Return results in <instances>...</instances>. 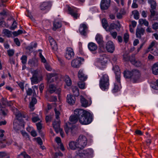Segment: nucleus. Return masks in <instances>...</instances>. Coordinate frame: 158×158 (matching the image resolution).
<instances>
[{
	"label": "nucleus",
	"instance_id": "nucleus-1",
	"mask_svg": "<svg viewBox=\"0 0 158 158\" xmlns=\"http://www.w3.org/2000/svg\"><path fill=\"white\" fill-rule=\"evenodd\" d=\"M148 3L150 5L149 9L150 15L148 16V19L158 21V11H156V3L154 0H148Z\"/></svg>",
	"mask_w": 158,
	"mask_h": 158
},
{
	"label": "nucleus",
	"instance_id": "nucleus-2",
	"mask_svg": "<svg viewBox=\"0 0 158 158\" xmlns=\"http://www.w3.org/2000/svg\"><path fill=\"white\" fill-rule=\"evenodd\" d=\"M123 74L126 78H130L131 81L133 83L138 82L140 76L139 71L136 69H134L131 71H125Z\"/></svg>",
	"mask_w": 158,
	"mask_h": 158
},
{
	"label": "nucleus",
	"instance_id": "nucleus-3",
	"mask_svg": "<svg viewBox=\"0 0 158 158\" xmlns=\"http://www.w3.org/2000/svg\"><path fill=\"white\" fill-rule=\"evenodd\" d=\"M93 117L92 115L89 112L85 111L79 118L80 123L83 125H87L90 124L92 121Z\"/></svg>",
	"mask_w": 158,
	"mask_h": 158
},
{
	"label": "nucleus",
	"instance_id": "nucleus-4",
	"mask_svg": "<svg viewBox=\"0 0 158 158\" xmlns=\"http://www.w3.org/2000/svg\"><path fill=\"white\" fill-rule=\"evenodd\" d=\"M109 85V77L107 74H104L99 81V86L103 90H107Z\"/></svg>",
	"mask_w": 158,
	"mask_h": 158
},
{
	"label": "nucleus",
	"instance_id": "nucleus-5",
	"mask_svg": "<svg viewBox=\"0 0 158 158\" xmlns=\"http://www.w3.org/2000/svg\"><path fill=\"white\" fill-rule=\"evenodd\" d=\"M102 49L101 47H100L99 50L98 55L100 57L97 59V61L98 63L103 66L105 65L106 64L108 59L105 54H101V53L103 52Z\"/></svg>",
	"mask_w": 158,
	"mask_h": 158
},
{
	"label": "nucleus",
	"instance_id": "nucleus-6",
	"mask_svg": "<svg viewBox=\"0 0 158 158\" xmlns=\"http://www.w3.org/2000/svg\"><path fill=\"white\" fill-rule=\"evenodd\" d=\"M93 151L91 148L82 150H80L78 152L80 156L83 158L92 157L93 156Z\"/></svg>",
	"mask_w": 158,
	"mask_h": 158
},
{
	"label": "nucleus",
	"instance_id": "nucleus-7",
	"mask_svg": "<svg viewBox=\"0 0 158 158\" xmlns=\"http://www.w3.org/2000/svg\"><path fill=\"white\" fill-rule=\"evenodd\" d=\"M76 141L78 145V148L80 149L83 148L87 144V139L85 136L83 135L79 136Z\"/></svg>",
	"mask_w": 158,
	"mask_h": 158
},
{
	"label": "nucleus",
	"instance_id": "nucleus-8",
	"mask_svg": "<svg viewBox=\"0 0 158 158\" xmlns=\"http://www.w3.org/2000/svg\"><path fill=\"white\" fill-rule=\"evenodd\" d=\"M24 126L23 122L19 120H15L13 122V128L18 133H19L21 129L24 128Z\"/></svg>",
	"mask_w": 158,
	"mask_h": 158
},
{
	"label": "nucleus",
	"instance_id": "nucleus-9",
	"mask_svg": "<svg viewBox=\"0 0 158 158\" xmlns=\"http://www.w3.org/2000/svg\"><path fill=\"white\" fill-rule=\"evenodd\" d=\"M79 31L81 35L86 36L88 32V27L87 25L85 23L80 24Z\"/></svg>",
	"mask_w": 158,
	"mask_h": 158
},
{
	"label": "nucleus",
	"instance_id": "nucleus-10",
	"mask_svg": "<svg viewBox=\"0 0 158 158\" xmlns=\"http://www.w3.org/2000/svg\"><path fill=\"white\" fill-rule=\"evenodd\" d=\"M84 59L83 58L78 57L73 60L71 62L72 67L74 68H79L81 64V61H83Z\"/></svg>",
	"mask_w": 158,
	"mask_h": 158
},
{
	"label": "nucleus",
	"instance_id": "nucleus-11",
	"mask_svg": "<svg viewBox=\"0 0 158 158\" xmlns=\"http://www.w3.org/2000/svg\"><path fill=\"white\" fill-rule=\"evenodd\" d=\"M66 7L68 9L69 13L74 18L77 19L78 18L77 12L78 9L74 7H71L69 5H67Z\"/></svg>",
	"mask_w": 158,
	"mask_h": 158
},
{
	"label": "nucleus",
	"instance_id": "nucleus-12",
	"mask_svg": "<svg viewBox=\"0 0 158 158\" xmlns=\"http://www.w3.org/2000/svg\"><path fill=\"white\" fill-rule=\"evenodd\" d=\"M66 7L68 9L69 13L74 18L77 19L78 18L77 12L78 9L74 7H71L69 5H67Z\"/></svg>",
	"mask_w": 158,
	"mask_h": 158
},
{
	"label": "nucleus",
	"instance_id": "nucleus-13",
	"mask_svg": "<svg viewBox=\"0 0 158 158\" xmlns=\"http://www.w3.org/2000/svg\"><path fill=\"white\" fill-rule=\"evenodd\" d=\"M14 113L15 115L16 119L15 120H19L20 121V118H26L27 117V114L26 113H21L19 112L18 110L15 108L14 107L13 109Z\"/></svg>",
	"mask_w": 158,
	"mask_h": 158
},
{
	"label": "nucleus",
	"instance_id": "nucleus-14",
	"mask_svg": "<svg viewBox=\"0 0 158 158\" xmlns=\"http://www.w3.org/2000/svg\"><path fill=\"white\" fill-rule=\"evenodd\" d=\"M106 48L108 52L112 53L115 50V47L113 42L111 41H109L106 44Z\"/></svg>",
	"mask_w": 158,
	"mask_h": 158
},
{
	"label": "nucleus",
	"instance_id": "nucleus-15",
	"mask_svg": "<svg viewBox=\"0 0 158 158\" xmlns=\"http://www.w3.org/2000/svg\"><path fill=\"white\" fill-rule=\"evenodd\" d=\"M113 69L114 71L115 74V79L117 82L120 84V72L118 66L116 65L113 67Z\"/></svg>",
	"mask_w": 158,
	"mask_h": 158
},
{
	"label": "nucleus",
	"instance_id": "nucleus-16",
	"mask_svg": "<svg viewBox=\"0 0 158 158\" xmlns=\"http://www.w3.org/2000/svg\"><path fill=\"white\" fill-rule=\"evenodd\" d=\"M80 100L81 105L83 107H86L91 104L92 101L89 98L87 100L83 96H81Z\"/></svg>",
	"mask_w": 158,
	"mask_h": 158
},
{
	"label": "nucleus",
	"instance_id": "nucleus-17",
	"mask_svg": "<svg viewBox=\"0 0 158 158\" xmlns=\"http://www.w3.org/2000/svg\"><path fill=\"white\" fill-rule=\"evenodd\" d=\"M110 0H102L100 3V7L102 10H107L110 6Z\"/></svg>",
	"mask_w": 158,
	"mask_h": 158
},
{
	"label": "nucleus",
	"instance_id": "nucleus-18",
	"mask_svg": "<svg viewBox=\"0 0 158 158\" xmlns=\"http://www.w3.org/2000/svg\"><path fill=\"white\" fill-rule=\"evenodd\" d=\"M74 55V53L73 49L71 48H67L65 55V58L70 60L73 57Z\"/></svg>",
	"mask_w": 158,
	"mask_h": 158
},
{
	"label": "nucleus",
	"instance_id": "nucleus-19",
	"mask_svg": "<svg viewBox=\"0 0 158 158\" xmlns=\"http://www.w3.org/2000/svg\"><path fill=\"white\" fill-rule=\"evenodd\" d=\"M120 25L119 23L118 24H116L114 23H111L110 25L108 26L106 31H107L110 32L112 31L114 29L118 30L120 29Z\"/></svg>",
	"mask_w": 158,
	"mask_h": 158
},
{
	"label": "nucleus",
	"instance_id": "nucleus-20",
	"mask_svg": "<svg viewBox=\"0 0 158 158\" xmlns=\"http://www.w3.org/2000/svg\"><path fill=\"white\" fill-rule=\"evenodd\" d=\"M52 5V3L50 2H45L41 4L40 9L42 10H48L51 7Z\"/></svg>",
	"mask_w": 158,
	"mask_h": 158
},
{
	"label": "nucleus",
	"instance_id": "nucleus-21",
	"mask_svg": "<svg viewBox=\"0 0 158 158\" xmlns=\"http://www.w3.org/2000/svg\"><path fill=\"white\" fill-rule=\"evenodd\" d=\"M145 29L142 27H137L136 31V35L137 38L140 39L141 36L144 35Z\"/></svg>",
	"mask_w": 158,
	"mask_h": 158
},
{
	"label": "nucleus",
	"instance_id": "nucleus-22",
	"mask_svg": "<svg viewBox=\"0 0 158 158\" xmlns=\"http://www.w3.org/2000/svg\"><path fill=\"white\" fill-rule=\"evenodd\" d=\"M78 77L81 81H85L87 78V75L84 73L83 70L81 69L78 72Z\"/></svg>",
	"mask_w": 158,
	"mask_h": 158
},
{
	"label": "nucleus",
	"instance_id": "nucleus-23",
	"mask_svg": "<svg viewBox=\"0 0 158 158\" xmlns=\"http://www.w3.org/2000/svg\"><path fill=\"white\" fill-rule=\"evenodd\" d=\"M60 88H59L56 89V88L53 84H50L49 86V91L50 93H53L55 92L56 93L59 94L61 91Z\"/></svg>",
	"mask_w": 158,
	"mask_h": 158
},
{
	"label": "nucleus",
	"instance_id": "nucleus-24",
	"mask_svg": "<svg viewBox=\"0 0 158 158\" xmlns=\"http://www.w3.org/2000/svg\"><path fill=\"white\" fill-rule=\"evenodd\" d=\"M60 119H56L53 121L52 123L53 127L56 133L59 132V130L60 128Z\"/></svg>",
	"mask_w": 158,
	"mask_h": 158
},
{
	"label": "nucleus",
	"instance_id": "nucleus-25",
	"mask_svg": "<svg viewBox=\"0 0 158 158\" xmlns=\"http://www.w3.org/2000/svg\"><path fill=\"white\" fill-rule=\"evenodd\" d=\"M48 40L52 49L56 51L57 49V46L56 41L50 36L48 37Z\"/></svg>",
	"mask_w": 158,
	"mask_h": 158
},
{
	"label": "nucleus",
	"instance_id": "nucleus-26",
	"mask_svg": "<svg viewBox=\"0 0 158 158\" xmlns=\"http://www.w3.org/2000/svg\"><path fill=\"white\" fill-rule=\"evenodd\" d=\"M76 98L75 97L71 94H69L67 97V102L70 105H73L75 103Z\"/></svg>",
	"mask_w": 158,
	"mask_h": 158
},
{
	"label": "nucleus",
	"instance_id": "nucleus-27",
	"mask_svg": "<svg viewBox=\"0 0 158 158\" xmlns=\"http://www.w3.org/2000/svg\"><path fill=\"white\" fill-rule=\"evenodd\" d=\"M31 84L32 85L36 84L38 83L42 79V78L40 77L39 80L37 77L36 74H34L32 77L31 78Z\"/></svg>",
	"mask_w": 158,
	"mask_h": 158
},
{
	"label": "nucleus",
	"instance_id": "nucleus-28",
	"mask_svg": "<svg viewBox=\"0 0 158 158\" xmlns=\"http://www.w3.org/2000/svg\"><path fill=\"white\" fill-rule=\"evenodd\" d=\"M88 47L89 50L91 52H94L97 49V46L94 43L91 42L88 43Z\"/></svg>",
	"mask_w": 158,
	"mask_h": 158
},
{
	"label": "nucleus",
	"instance_id": "nucleus-29",
	"mask_svg": "<svg viewBox=\"0 0 158 158\" xmlns=\"http://www.w3.org/2000/svg\"><path fill=\"white\" fill-rule=\"evenodd\" d=\"M86 111L82 109H76L74 111V114L79 118L81 116V115H83V114Z\"/></svg>",
	"mask_w": 158,
	"mask_h": 158
},
{
	"label": "nucleus",
	"instance_id": "nucleus-30",
	"mask_svg": "<svg viewBox=\"0 0 158 158\" xmlns=\"http://www.w3.org/2000/svg\"><path fill=\"white\" fill-rule=\"evenodd\" d=\"M36 97L33 96L31 98V100L30 103L29 107L31 110L32 111H33L34 109V106L37 102V100L35 98Z\"/></svg>",
	"mask_w": 158,
	"mask_h": 158
},
{
	"label": "nucleus",
	"instance_id": "nucleus-31",
	"mask_svg": "<svg viewBox=\"0 0 158 158\" xmlns=\"http://www.w3.org/2000/svg\"><path fill=\"white\" fill-rule=\"evenodd\" d=\"M130 61L133 65L137 67H140L141 65V62L139 60H136L134 56H133L132 59H131Z\"/></svg>",
	"mask_w": 158,
	"mask_h": 158
},
{
	"label": "nucleus",
	"instance_id": "nucleus-32",
	"mask_svg": "<svg viewBox=\"0 0 158 158\" xmlns=\"http://www.w3.org/2000/svg\"><path fill=\"white\" fill-rule=\"evenodd\" d=\"M57 74L56 73H51L47 74V80L48 83H50L53 81V79L52 77L56 76Z\"/></svg>",
	"mask_w": 158,
	"mask_h": 158
},
{
	"label": "nucleus",
	"instance_id": "nucleus-33",
	"mask_svg": "<svg viewBox=\"0 0 158 158\" xmlns=\"http://www.w3.org/2000/svg\"><path fill=\"white\" fill-rule=\"evenodd\" d=\"M95 40L100 45H102L103 44V37L101 35L99 34H97L95 37Z\"/></svg>",
	"mask_w": 158,
	"mask_h": 158
},
{
	"label": "nucleus",
	"instance_id": "nucleus-34",
	"mask_svg": "<svg viewBox=\"0 0 158 158\" xmlns=\"http://www.w3.org/2000/svg\"><path fill=\"white\" fill-rule=\"evenodd\" d=\"M55 141L60 147V149L63 151L64 150L63 144L61 143V139L60 137H57L55 139Z\"/></svg>",
	"mask_w": 158,
	"mask_h": 158
},
{
	"label": "nucleus",
	"instance_id": "nucleus-35",
	"mask_svg": "<svg viewBox=\"0 0 158 158\" xmlns=\"http://www.w3.org/2000/svg\"><path fill=\"white\" fill-rule=\"evenodd\" d=\"M78 119V118L74 114L73 115H71L69 118V120L70 123H69V125L76 123L77 122Z\"/></svg>",
	"mask_w": 158,
	"mask_h": 158
},
{
	"label": "nucleus",
	"instance_id": "nucleus-36",
	"mask_svg": "<svg viewBox=\"0 0 158 158\" xmlns=\"http://www.w3.org/2000/svg\"><path fill=\"white\" fill-rule=\"evenodd\" d=\"M28 64L31 66H35L37 65V60L35 58H33L29 60Z\"/></svg>",
	"mask_w": 158,
	"mask_h": 158
},
{
	"label": "nucleus",
	"instance_id": "nucleus-37",
	"mask_svg": "<svg viewBox=\"0 0 158 158\" xmlns=\"http://www.w3.org/2000/svg\"><path fill=\"white\" fill-rule=\"evenodd\" d=\"M69 148L72 150H75L78 148V145L77 142L71 141L69 143Z\"/></svg>",
	"mask_w": 158,
	"mask_h": 158
},
{
	"label": "nucleus",
	"instance_id": "nucleus-38",
	"mask_svg": "<svg viewBox=\"0 0 158 158\" xmlns=\"http://www.w3.org/2000/svg\"><path fill=\"white\" fill-rule=\"evenodd\" d=\"M75 127L74 125H73L71 127H69L68 125H67L66 127L65 128V131L66 134H68L69 132L70 131L71 132L72 134L74 133Z\"/></svg>",
	"mask_w": 158,
	"mask_h": 158
},
{
	"label": "nucleus",
	"instance_id": "nucleus-39",
	"mask_svg": "<svg viewBox=\"0 0 158 158\" xmlns=\"http://www.w3.org/2000/svg\"><path fill=\"white\" fill-rule=\"evenodd\" d=\"M61 23L60 22L55 21L54 22L52 29L54 31H56L57 29L61 27Z\"/></svg>",
	"mask_w": 158,
	"mask_h": 158
},
{
	"label": "nucleus",
	"instance_id": "nucleus-40",
	"mask_svg": "<svg viewBox=\"0 0 158 158\" xmlns=\"http://www.w3.org/2000/svg\"><path fill=\"white\" fill-rule=\"evenodd\" d=\"M152 71L154 74H158V62L155 63L153 65Z\"/></svg>",
	"mask_w": 158,
	"mask_h": 158
},
{
	"label": "nucleus",
	"instance_id": "nucleus-41",
	"mask_svg": "<svg viewBox=\"0 0 158 158\" xmlns=\"http://www.w3.org/2000/svg\"><path fill=\"white\" fill-rule=\"evenodd\" d=\"M17 158H31V157L26 152H23L17 156Z\"/></svg>",
	"mask_w": 158,
	"mask_h": 158
},
{
	"label": "nucleus",
	"instance_id": "nucleus-42",
	"mask_svg": "<svg viewBox=\"0 0 158 158\" xmlns=\"http://www.w3.org/2000/svg\"><path fill=\"white\" fill-rule=\"evenodd\" d=\"M2 33L5 36L8 37H10L12 36V33L11 31L8 29H4L2 30Z\"/></svg>",
	"mask_w": 158,
	"mask_h": 158
},
{
	"label": "nucleus",
	"instance_id": "nucleus-43",
	"mask_svg": "<svg viewBox=\"0 0 158 158\" xmlns=\"http://www.w3.org/2000/svg\"><path fill=\"white\" fill-rule=\"evenodd\" d=\"M139 23L141 25H143L147 27L149 26V22L145 19H140L139 20Z\"/></svg>",
	"mask_w": 158,
	"mask_h": 158
},
{
	"label": "nucleus",
	"instance_id": "nucleus-44",
	"mask_svg": "<svg viewBox=\"0 0 158 158\" xmlns=\"http://www.w3.org/2000/svg\"><path fill=\"white\" fill-rule=\"evenodd\" d=\"M158 45V43L155 40L153 41L149 45L148 48V49L149 51H152L153 50V47H156Z\"/></svg>",
	"mask_w": 158,
	"mask_h": 158
},
{
	"label": "nucleus",
	"instance_id": "nucleus-45",
	"mask_svg": "<svg viewBox=\"0 0 158 158\" xmlns=\"http://www.w3.org/2000/svg\"><path fill=\"white\" fill-rule=\"evenodd\" d=\"M72 92L74 95L75 96H77L79 94L78 89L77 86H73L72 88Z\"/></svg>",
	"mask_w": 158,
	"mask_h": 158
},
{
	"label": "nucleus",
	"instance_id": "nucleus-46",
	"mask_svg": "<svg viewBox=\"0 0 158 158\" xmlns=\"http://www.w3.org/2000/svg\"><path fill=\"white\" fill-rule=\"evenodd\" d=\"M32 115V120L33 122L35 123L40 120V119L38 115L35 114V113H33Z\"/></svg>",
	"mask_w": 158,
	"mask_h": 158
},
{
	"label": "nucleus",
	"instance_id": "nucleus-47",
	"mask_svg": "<svg viewBox=\"0 0 158 158\" xmlns=\"http://www.w3.org/2000/svg\"><path fill=\"white\" fill-rule=\"evenodd\" d=\"M0 157L1 158H10L9 154L5 152H0Z\"/></svg>",
	"mask_w": 158,
	"mask_h": 158
},
{
	"label": "nucleus",
	"instance_id": "nucleus-48",
	"mask_svg": "<svg viewBox=\"0 0 158 158\" xmlns=\"http://www.w3.org/2000/svg\"><path fill=\"white\" fill-rule=\"evenodd\" d=\"M102 22L103 27L106 30L108 26L107 20L105 19H103Z\"/></svg>",
	"mask_w": 158,
	"mask_h": 158
},
{
	"label": "nucleus",
	"instance_id": "nucleus-49",
	"mask_svg": "<svg viewBox=\"0 0 158 158\" xmlns=\"http://www.w3.org/2000/svg\"><path fill=\"white\" fill-rule=\"evenodd\" d=\"M84 81H79L78 83V87L81 89H84L85 88V83Z\"/></svg>",
	"mask_w": 158,
	"mask_h": 158
},
{
	"label": "nucleus",
	"instance_id": "nucleus-50",
	"mask_svg": "<svg viewBox=\"0 0 158 158\" xmlns=\"http://www.w3.org/2000/svg\"><path fill=\"white\" fill-rule=\"evenodd\" d=\"M132 14L134 19H139V13L137 10H134L132 11Z\"/></svg>",
	"mask_w": 158,
	"mask_h": 158
},
{
	"label": "nucleus",
	"instance_id": "nucleus-51",
	"mask_svg": "<svg viewBox=\"0 0 158 158\" xmlns=\"http://www.w3.org/2000/svg\"><path fill=\"white\" fill-rule=\"evenodd\" d=\"M23 64H26L27 60V57L26 56L23 55L20 59Z\"/></svg>",
	"mask_w": 158,
	"mask_h": 158
},
{
	"label": "nucleus",
	"instance_id": "nucleus-52",
	"mask_svg": "<svg viewBox=\"0 0 158 158\" xmlns=\"http://www.w3.org/2000/svg\"><path fill=\"white\" fill-rule=\"evenodd\" d=\"M65 82L67 85L68 86H70L72 85V81L70 78L68 77L67 76L65 79Z\"/></svg>",
	"mask_w": 158,
	"mask_h": 158
},
{
	"label": "nucleus",
	"instance_id": "nucleus-53",
	"mask_svg": "<svg viewBox=\"0 0 158 158\" xmlns=\"http://www.w3.org/2000/svg\"><path fill=\"white\" fill-rule=\"evenodd\" d=\"M129 38V35L127 33H125L123 35V39L124 42L127 43Z\"/></svg>",
	"mask_w": 158,
	"mask_h": 158
},
{
	"label": "nucleus",
	"instance_id": "nucleus-54",
	"mask_svg": "<svg viewBox=\"0 0 158 158\" xmlns=\"http://www.w3.org/2000/svg\"><path fill=\"white\" fill-rule=\"evenodd\" d=\"M32 88L33 89V96L35 97H36L37 96V95L35 93V90H36L38 91V87L36 85H34L32 87Z\"/></svg>",
	"mask_w": 158,
	"mask_h": 158
},
{
	"label": "nucleus",
	"instance_id": "nucleus-55",
	"mask_svg": "<svg viewBox=\"0 0 158 158\" xmlns=\"http://www.w3.org/2000/svg\"><path fill=\"white\" fill-rule=\"evenodd\" d=\"M39 56L41 59V62L44 63H46V60L44 57L43 56L41 53H40Z\"/></svg>",
	"mask_w": 158,
	"mask_h": 158
},
{
	"label": "nucleus",
	"instance_id": "nucleus-56",
	"mask_svg": "<svg viewBox=\"0 0 158 158\" xmlns=\"http://www.w3.org/2000/svg\"><path fill=\"white\" fill-rule=\"evenodd\" d=\"M17 27V23L15 21H14L12 26L10 27V28L11 30H14L15 28Z\"/></svg>",
	"mask_w": 158,
	"mask_h": 158
},
{
	"label": "nucleus",
	"instance_id": "nucleus-57",
	"mask_svg": "<svg viewBox=\"0 0 158 158\" xmlns=\"http://www.w3.org/2000/svg\"><path fill=\"white\" fill-rule=\"evenodd\" d=\"M54 111H55V113L56 119H60L59 117V116L60 114V112L59 111L57 110V109L56 108L55 109Z\"/></svg>",
	"mask_w": 158,
	"mask_h": 158
},
{
	"label": "nucleus",
	"instance_id": "nucleus-58",
	"mask_svg": "<svg viewBox=\"0 0 158 158\" xmlns=\"http://www.w3.org/2000/svg\"><path fill=\"white\" fill-rule=\"evenodd\" d=\"M152 28L154 30H156L158 29V23L155 22L152 25Z\"/></svg>",
	"mask_w": 158,
	"mask_h": 158
},
{
	"label": "nucleus",
	"instance_id": "nucleus-59",
	"mask_svg": "<svg viewBox=\"0 0 158 158\" xmlns=\"http://www.w3.org/2000/svg\"><path fill=\"white\" fill-rule=\"evenodd\" d=\"M33 91L32 89L30 88H28L26 90V93L27 95H31L32 94H33Z\"/></svg>",
	"mask_w": 158,
	"mask_h": 158
},
{
	"label": "nucleus",
	"instance_id": "nucleus-60",
	"mask_svg": "<svg viewBox=\"0 0 158 158\" xmlns=\"http://www.w3.org/2000/svg\"><path fill=\"white\" fill-rule=\"evenodd\" d=\"M36 125L37 130L39 132L40 131L42 128V124L40 122H39L36 124Z\"/></svg>",
	"mask_w": 158,
	"mask_h": 158
},
{
	"label": "nucleus",
	"instance_id": "nucleus-61",
	"mask_svg": "<svg viewBox=\"0 0 158 158\" xmlns=\"http://www.w3.org/2000/svg\"><path fill=\"white\" fill-rule=\"evenodd\" d=\"M110 34L114 39H115L117 36V33L116 32L110 31Z\"/></svg>",
	"mask_w": 158,
	"mask_h": 158
},
{
	"label": "nucleus",
	"instance_id": "nucleus-62",
	"mask_svg": "<svg viewBox=\"0 0 158 158\" xmlns=\"http://www.w3.org/2000/svg\"><path fill=\"white\" fill-rule=\"evenodd\" d=\"M133 56L131 57L130 58L127 55H124L123 56V60L125 61H128L130 60L131 59H132Z\"/></svg>",
	"mask_w": 158,
	"mask_h": 158
},
{
	"label": "nucleus",
	"instance_id": "nucleus-63",
	"mask_svg": "<svg viewBox=\"0 0 158 158\" xmlns=\"http://www.w3.org/2000/svg\"><path fill=\"white\" fill-rule=\"evenodd\" d=\"M7 53L9 56H12L14 53V50L12 49L9 50L7 51Z\"/></svg>",
	"mask_w": 158,
	"mask_h": 158
},
{
	"label": "nucleus",
	"instance_id": "nucleus-64",
	"mask_svg": "<svg viewBox=\"0 0 158 158\" xmlns=\"http://www.w3.org/2000/svg\"><path fill=\"white\" fill-rule=\"evenodd\" d=\"M120 87L118 85H116V84H114V87L113 89V91L114 92H116L118 91L120 89Z\"/></svg>",
	"mask_w": 158,
	"mask_h": 158
}]
</instances>
